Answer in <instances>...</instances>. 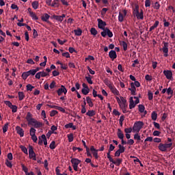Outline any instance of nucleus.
<instances>
[{"instance_id": "4be33fe9", "label": "nucleus", "mask_w": 175, "mask_h": 175, "mask_svg": "<svg viewBox=\"0 0 175 175\" xmlns=\"http://www.w3.org/2000/svg\"><path fill=\"white\" fill-rule=\"evenodd\" d=\"M158 25H159V22L158 21H156L154 25L150 27V32H151V31H154V29H155V28H157Z\"/></svg>"}, {"instance_id": "680f3d73", "label": "nucleus", "mask_w": 175, "mask_h": 175, "mask_svg": "<svg viewBox=\"0 0 175 175\" xmlns=\"http://www.w3.org/2000/svg\"><path fill=\"white\" fill-rule=\"evenodd\" d=\"M57 42H58L59 44L62 45V44H65V43H66V42H68V40H64V41H62V40H61V39L58 38Z\"/></svg>"}, {"instance_id": "5fc2aeb1", "label": "nucleus", "mask_w": 175, "mask_h": 175, "mask_svg": "<svg viewBox=\"0 0 175 175\" xmlns=\"http://www.w3.org/2000/svg\"><path fill=\"white\" fill-rule=\"evenodd\" d=\"M56 114H58V111L57 110H53L50 113V116L51 117H54V116H56Z\"/></svg>"}, {"instance_id": "9d476101", "label": "nucleus", "mask_w": 175, "mask_h": 175, "mask_svg": "<svg viewBox=\"0 0 175 175\" xmlns=\"http://www.w3.org/2000/svg\"><path fill=\"white\" fill-rule=\"evenodd\" d=\"M90 151H91L93 157H94L95 159H98L99 156L98 155V150L95 149V147L94 146H90Z\"/></svg>"}, {"instance_id": "9b49d317", "label": "nucleus", "mask_w": 175, "mask_h": 175, "mask_svg": "<svg viewBox=\"0 0 175 175\" xmlns=\"http://www.w3.org/2000/svg\"><path fill=\"white\" fill-rule=\"evenodd\" d=\"M52 17L55 20H56V21H59V23H62V21H64V18H65V17H66V15L63 14L62 16L53 15Z\"/></svg>"}, {"instance_id": "de8ad7c7", "label": "nucleus", "mask_w": 175, "mask_h": 175, "mask_svg": "<svg viewBox=\"0 0 175 175\" xmlns=\"http://www.w3.org/2000/svg\"><path fill=\"white\" fill-rule=\"evenodd\" d=\"M30 16L33 20H39V18L36 16V14L34 12H30Z\"/></svg>"}, {"instance_id": "39448f33", "label": "nucleus", "mask_w": 175, "mask_h": 175, "mask_svg": "<svg viewBox=\"0 0 175 175\" xmlns=\"http://www.w3.org/2000/svg\"><path fill=\"white\" fill-rule=\"evenodd\" d=\"M71 163L72 165V167L75 172H77L79 170V164L81 163V161H80L79 159L72 158L71 159Z\"/></svg>"}, {"instance_id": "b1692460", "label": "nucleus", "mask_w": 175, "mask_h": 175, "mask_svg": "<svg viewBox=\"0 0 175 175\" xmlns=\"http://www.w3.org/2000/svg\"><path fill=\"white\" fill-rule=\"evenodd\" d=\"M31 5H32L33 9L36 10V9H38V8H39V1H33L31 3Z\"/></svg>"}, {"instance_id": "49530a36", "label": "nucleus", "mask_w": 175, "mask_h": 175, "mask_svg": "<svg viewBox=\"0 0 175 175\" xmlns=\"http://www.w3.org/2000/svg\"><path fill=\"white\" fill-rule=\"evenodd\" d=\"M5 165L6 166H8V167H10V169H12V167H13V165L12 164V161H10L8 159L5 161Z\"/></svg>"}, {"instance_id": "0eeeda50", "label": "nucleus", "mask_w": 175, "mask_h": 175, "mask_svg": "<svg viewBox=\"0 0 175 175\" xmlns=\"http://www.w3.org/2000/svg\"><path fill=\"white\" fill-rule=\"evenodd\" d=\"M107 35L109 38H113V32H111V31H110L107 27H106L105 29L101 32V36H103V38H106Z\"/></svg>"}, {"instance_id": "3c124183", "label": "nucleus", "mask_w": 175, "mask_h": 175, "mask_svg": "<svg viewBox=\"0 0 175 175\" xmlns=\"http://www.w3.org/2000/svg\"><path fill=\"white\" fill-rule=\"evenodd\" d=\"M85 80L88 81L89 84H92V80L91 79V75H89V77H85Z\"/></svg>"}, {"instance_id": "7c9ffc66", "label": "nucleus", "mask_w": 175, "mask_h": 175, "mask_svg": "<svg viewBox=\"0 0 175 175\" xmlns=\"http://www.w3.org/2000/svg\"><path fill=\"white\" fill-rule=\"evenodd\" d=\"M153 98H154V94H152V92H151V90H148V100H152Z\"/></svg>"}, {"instance_id": "0e129e2a", "label": "nucleus", "mask_w": 175, "mask_h": 175, "mask_svg": "<svg viewBox=\"0 0 175 175\" xmlns=\"http://www.w3.org/2000/svg\"><path fill=\"white\" fill-rule=\"evenodd\" d=\"M55 84H56L55 81H53L51 82V83L49 85V88H51V90H53V88H55Z\"/></svg>"}, {"instance_id": "6e6d98bb", "label": "nucleus", "mask_w": 175, "mask_h": 175, "mask_svg": "<svg viewBox=\"0 0 175 175\" xmlns=\"http://www.w3.org/2000/svg\"><path fill=\"white\" fill-rule=\"evenodd\" d=\"M38 31H36V29H33V39H36V38H38Z\"/></svg>"}, {"instance_id": "f8f14e48", "label": "nucleus", "mask_w": 175, "mask_h": 175, "mask_svg": "<svg viewBox=\"0 0 175 175\" xmlns=\"http://www.w3.org/2000/svg\"><path fill=\"white\" fill-rule=\"evenodd\" d=\"M36 156V153L33 151V147L31 145L29 146V157L30 159H32L33 157Z\"/></svg>"}, {"instance_id": "f704fd0d", "label": "nucleus", "mask_w": 175, "mask_h": 175, "mask_svg": "<svg viewBox=\"0 0 175 175\" xmlns=\"http://www.w3.org/2000/svg\"><path fill=\"white\" fill-rule=\"evenodd\" d=\"M8 129H9V123H5L3 126V133H6V132H8Z\"/></svg>"}, {"instance_id": "423d86ee", "label": "nucleus", "mask_w": 175, "mask_h": 175, "mask_svg": "<svg viewBox=\"0 0 175 175\" xmlns=\"http://www.w3.org/2000/svg\"><path fill=\"white\" fill-rule=\"evenodd\" d=\"M163 47L162 48L163 52L164 53V57H169V42H163Z\"/></svg>"}, {"instance_id": "052dcab7", "label": "nucleus", "mask_w": 175, "mask_h": 175, "mask_svg": "<svg viewBox=\"0 0 175 175\" xmlns=\"http://www.w3.org/2000/svg\"><path fill=\"white\" fill-rule=\"evenodd\" d=\"M21 167L23 172H25V174H27V173L28 172V168L25 165H24V164H21Z\"/></svg>"}, {"instance_id": "4c0bfd02", "label": "nucleus", "mask_w": 175, "mask_h": 175, "mask_svg": "<svg viewBox=\"0 0 175 175\" xmlns=\"http://www.w3.org/2000/svg\"><path fill=\"white\" fill-rule=\"evenodd\" d=\"M158 117V114L155 113V111H153L151 114V118L153 121H157V118Z\"/></svg>"}, {"instance_id": "13d9d810", "label": "nucleus", "mask_w": 175, "mask_h": 175, "mask_svg": "<svg viewBox=\"0 0 175 175\" xmlns=\"http://www.w3.org/2000/svg\"><path fill=\"white\" fill-rule=\"evenodd\" d=\"M145 79L147 81H151V80H152V77L150 76V75H146L145 76Z\"/></svg>"}, {"instance_id": "864d4df0", "label": "nucleus", "mask_w": 175, "mask_h": 175, "mask_svg": "<svg viewBox=\"0 0 175 175\" xmlns=\"http://www.w3.org/2000/svg\"><path fill=\"white\" fill-rule=\"evenodd\" d=\"M49 148H51V150H54V148H55V141H53L50 146H49Z\"/></svg>"}, {"instance_id": "58836bf2", "label": "nucleus", "mask_w": 175, "mask_h": 175, "mask_svg": "<svg viewBox=\"0 0 175 175\" xmlns=\"http://www.w3.org/2000/svg\"><path fill=\"white\" fill-rule=\"evenodd\" d=\"M29 133H30V136L36 135L35 134L36 133V129H35V128L33 127H31L30 129Z\"/></svg>"}, {"instance_id": "6e6552de", "label": "nucleus", "mask_w": 175, "mask_h": 175, "mask_svg": "<svg viewBox=\"0 0 175 175\" xmlns=\"http://www.w3.org/2000/svg\"><path fill=\"white\" fill-rule=\"evenodd\" d=\"M97 21L99 29H103V31L106 29V28H105V27L107 25L106 22L103 21V20L100 18L97 19Z\"/></svg>"}, {"instance_id": "69168bd1", "label": "nucleus", "mask_w": 175, "mask_h": 175, "mask_svg": "<svg viewBox=\"0 0 175 175\" xmlns=\"http://www.w3.org/2000/svg\"><path fill=\"white\" fill-rule=\"evenodd\" d=\"M153 142L154 143H161V142H162V139L161 138L155 137L153 139Z\"/></svg>"}, {"instance_id": "c85d7f7f", "label": "nucleus", "mask_w": 175, "mask_h": 175, "mask_svg": "<svg viewBox=\"0 0 175 175\" xmlns=\"http://www.w3.org/2000/svg\"><path fill=\"white\" fill-rule=\"evenodd\" d=\"M120 100H121L122 103H123L122 105V107L125 109V107H126L128 106L126 105V99H125V98H124V97L121 96Z\"/></svg>"}, {"instance_id": "cd10ccee", "label": "nucleus", "mask_w": 175, "mask_h": 175, "mask_svg": "<svg viewBox=\"0 0 175 175\" xmlns=\"http://www.w3.org/2000/svg\"><path fill=\"white\" fill-rule=\"evenodd\" d=\"M120 44L122 46L124 51H126V50H128V44H126L125 41H122Z\"/></svg>"}, {"instance_id": "6ab92c4d", "label": "nucleus", "mask_w": 175, "mask_h": 175, "mask_svg": "<svg viewBox=\"0 0 175 175\" xmlns=\"http://www.w3.org/2000/svg\"><path fill=\"white\" fill-rule=\"evenodd\" d=\"M109 90L111 91L112 94H114L115 95H120V92L117 90L116 88H114L112 85L109 87Z\"/></svg>"}, {"instance_id": "8fccbe9b", "label": "nucleus", "mask_w": 175, "mask_h": 175, "mask_svg": "<svg viewBox=\"0 0 175 175\" xmlns=\"http://www.w3.org/2000/svg\"><path fill=\"white\" fill-rule=\"evenodd\" d=\"M173 90H172V88H169L167 89V95H171V96H173Z\"/></svg>"}, {"instance_id": "a18cd8bd", "label": "nucleus", "mask_w": 175, "mask_h": 175, "mask_svg": "<svg viewBox=\"0 0 175 175\" xmlns=\"http://www.w3.org/2000/svg\"><path fill=\"white\" fill-rule=\"evenodd\" d=\"M118 20L120 23H122V21H124V14L121 12H119Z\"/></svg>"}, {"instance_id": "dca6fc26", "label": "nucleus", "mask_w": 175, "mask_h": 175, "mask_svg": "<svg viewBox=\"0 0 175 175\" xmlns=\"http://www.w3.org/2000/svg\"><path fill=\"white\" fill-rule=\"evenodd\" d=\"M16 131L18 135L21 136V137H24V130L20 127V126H17L16 127Z\"/></svg>"}, {"instance_id": "20e7f679", "label": "nucleus", "mask_w": 175, "mask_h": 175, "mask_svg": "<svg viewBox=\"0 0 175 175\" xmlns=\"http://www.w3.org/2000/svg\"><path fill=\"white\" fill-rule=\"evenodd\" d=\"M172 146H173L172 143H170V144L160 143L159 144L158 148L162 152H166V151H167V148H170L172 147Z\"/></svg>"}, {"instance_id": "c03bdc74", "label": "nucleus", "mask_w": 175, "mask_h": 175, "mask_svg": "<svg viewBox=\"0 0 175 175\" xmlns=\"http://www.w3.org/2000/svg\"><path fill=\"white\" fill-rule=\"evenodd\" d=\"M27 91H32L33 88H35V86H32L31 84H27L26 85Z\"/></svg>"}, {"instance_id": "79ce46f5", "label": "nucleus", "mask_w": 175, "mask_h": 175, "mask_svg": "<svg viewBox=\"0 0 175 175\" xmlns=\"http://www.w3.org/2000/svg\"><path fill=\"white\" fill-rule=\"evenodd\" d=\"M103 83L107 85L108 88L111 87V82L109 81V79H105L103 80Z\"/></svg>"}, {"instance_id": "338daca9", "label": "nucleus", "mask_w": 175, "mask_h": 175, "mask_svg": "<svg viewBox=\"0 0 175 175\" xmlns=\"http://www.w3.org/2000/svg\"><path fill=\"white\" fill-rule=\"evenodd\" d=\"M72 125H73V123L72 122H70V123L66 124L64 126V128H66V129H68V128H72Z\"/></svg>"}, {"instance_id": "09e8293b", "label": "nucleus", "mask_w": 175, "mask_h": 175, "mask_svg": "<svg viewBox=\"0 0 175 175\" xmlns=\"http://www.w3.org/2000/svg\"><path fill=\"white\" fill-rule=\"evenodd\" d=\"M67 137H68L69 143H72V142H73V133H70Z\"/></svg>"}, {"instance_id": "ddd939ff", "label": "nucleus", "mask_w": 175, "mask_h": 175, "mask_svg": "<svg viewBox=\"0 0 175 175\" xmlns=\"http://www.w3.org/2000/svg\"><path fill=\"white\" fill-rule=\"evenodd\" d=\"M163 75L165 76L167 80H172V77L173 76V72H172V70H164Z\"/></svg>"}, {"instance_id": "774afa93", "label": "nucleus", "mask_w": 175, "mask_h": 175, "mask_svg": "<svg viewBox=\"0 0 175 175\" xmlns=\"http://www.w3.org/2000/svg\"><path fill=\"white\" fill-rule=\"evenodd\" d=\"M56 175H64L62 174H60L61 170H59V167H57L55 169Z\"/></svg>"}, {"instance_id": "a19ab883", "label": "nucleus", "mask_w": 175, "mask_h": 175, "mask_svg": "<svg viewBox=\"0 0 175 175\" xmlns=\"http://www.w3.org/2000/svg\"><path fill=\"white\" fill-rule=\"evenodd\" d=\"M41 137L43 140L44 146H47V138L46 137V135L44 134L42 135Z\"/></svg>"}, {"instance_id": "72a5a7b5", "label": "nucleus", "mask_w": 175, "mask_h": 175, "mask_svg": "<svg viewBox=\"0 0 175 175\" xmlns=\"http://www.w3.org/2000/svg\"><path fill=\"white\" fill-rule=\"evenodd\" d=\"M90 33L94 35V36H96V35H98V31L94 27H92L90 29Z\"/></svg>"}, {"instance_id": "a211bd4d", "label": "nucleus", "mask_w": 175, "mask_h": 175, "mask_svg": "<svg viewBox=\"0 0 175 175\" xmlns=\"http://www.w3.org/2000/svg\"><path fill=\"white\" fill-rule=\"evenodd\" d=\"M136 106L135 101H133V97H130L129 98V109H132Z\"/></svg>"}, {"instance_id": "e2e57ef3", "label": "nucleus", "mask_w": 175, "mask_h": 175, "mask_svg": "<svg viewBox=\"0 0 175 175\" xmlns=\"http://www.w3.org/2000/svg\"><path fill=\"white\" fill-rule=\"evenodd\" d=\"M57 95L59 96H61V95H62V93H63V90H62V87L61 86V88H59L57 90Z\"/></svg>"}, {"instance_id": "aec40b11", "label": "nucleus", "mask_w": 175, "mask_h": 175, "mask_svg": "<svg viewBox=\"0 0 175 175\" xmlns=\"http://www.w3.org/2000/svg\"><path fill=\"white\" fill-rule=\"evenodd\" d=\"M117 135L118 139H120V140H122V139H124V133H122V131H121V129H118Z\"/></svg>"}, {"instance_id": "603ef678", "label": "nucleus", "mask_w": 175, "mask_h": 175, "mask_svg": "<svg viewBox=\"0 0 175 175\" xmlns=\"http://www.w3.org/2000/svg\"><path fill=\"white\" fill-rule=\"evenodd\" d=\"M145 6L146 8H150V6H151V0H146Z\"/></svg>"}, {"instance_id": "4d7b16f0", "label": "nucleus", "mask_w": 175, "mask_h": 175, "mask_svg": "<svg viewBox=\"0 0 175 175\" xmlns=\"http://www.w3.org/2000/svg\"><path fill=\"white\" fill-rule=\"evenodd\" d=\"M10 109H12V113H17V107L16 105H12Z\"/></svg>"}, {"instance_id": "f03ea898", "label": "nucleus", "mask_w": 175, "mask_h": 175, "mask_svg": "<svg viewBox=\"0 0 175 175\" xmlns=\"http://www.w3.org/2000/svg\"><path fill=\"white\" fill-rule=\"evenodd\" d=\"M133 13V15L137 17V20H143V18H144V16L143 15V10H141L140 12H139V5L137 4H135Z\"/></svg>"}, {"instance_id": "f257e3e1", "label": "nucleus", "mask_w": 175, "mask_h": 175, "mask_svg": "<svg viewBox=\"0 0 175 175\" xmlns=\"http://www.w3.org/2000/svg\"><path fill=\"white\" fill-rule=\"evenodd\" d=\"M25 118L28 122V125H31L34 126V128H42V126H43V123L32 118V113H31V112L27 113Z\"/></svg>"}, {"instance_id": "bf43d9fd", "label": "nucleus", "mask_w": 175, "mask_h": 175, "mask_svg": "<svg viewBox=\"0 0 175 175\" xmlns=\"http://www.w3.org/2000/svg\"><path fill=\"white\" fill-rule=\"evenodd\" d=\"M111 152L108 151V152L107 153V157L108 158L109 162H112L113 161V158L111 157V156L110 155V153Z\"/></svg>"}, {"instance_id": "412c9836", "label": "nucleus", "mask_w": 175, "mask_h": 175, "mask_svg": "<svg viewBox=\"0 0 175 175\" xmlns=\"http://www.w3.org/2000/svg\"><path fill=\"white\" fill-rule=\"evenodd\" d=\"M52 8H59V0H54L51 4Z\"/></svg>"}, {"instance_id": "5701e85b", "label": "nucleus", "mask_w": 175, "mask_h": 175, "mask_svg": "<svg viewBox=\"0 0 175 175\" xmlns=\"http://www.w3.org/2000/svg\"><path fill=\"white\" fill-rule=\"evenodd\" d=\"M86 101L90 107H94V103H92V99H91L90 96L86 97Z\"/></svg>"}, {"instance_id": "1a4fd4ad", "label": "nucleus", "mask_w": 175, "mask_h": 175, "mask_svg": "<svg viewBox=\"0 0 175 175\" xmlns=\"http://www.w3.org/2000/svg\"><path fill=\"white\" fill-rule=\"evenodd\" d=\"M35 76V74L33 73V70H30L27 72H25L22 74V78L23 79V80H27V77L29 76Z\"/></svg>"}, {"instance_id": "4468645a", "label": "nucleus", "mask_w": 175, "mask_h": 175, "mask_svg": "<svg viewBox=\"0 0 175 175\" xmlns=\"http://www.w3.org/2000/svg\"><path fill=\"white\" fill-rule=\"evenodd\" d=\"M82 143L83 144V147L86 149V154L87 157H90V158H92V154H91V152H90V148L87 146V144H85V142L84 140H82Z\"/></svg>"}, {"instance_id": "c756f323", "label": "nucleus", "mask_w": 175, "mask_h": 175, "mask_svg": "<svg viewBox=\"0 0 175 175\" xmlns=\"http://www.w3.org/2000/svg\"><path fill=\"white\" fill-rule=\"evenodd\" d=\"M134 139L137 140V143H140V140H142L140 135H139V133H137L134 135Z\"/></svg>"}, {"instance_id": "f3484780", "label": "nucleus", "mask_w": 175, "mask_h": 175, "mask_svg": "<svg viewBox=\"0 0 175 175\" xmlns=\"http://www.w3.org/2000/svg\"><path fill=\"white\" fill-rule=\"evenodd\" d=\"M113 165H116V166H120L121 163H122V159L118 158L116 159V161H114V159L111 161Z\"/></svg>"}, {"instance_id": "a878e982", "label": "nucleus", "mask_w": 175, "mask_h": 175, "mask_svg": "<svg viewBox=\"0 0 175 175\" xmlns=\"http://www.w3.org/2000/svg\"><path fill=\"white\" fill-rule=\"evenodd\" d=\"M74 33H75V35H76V36H81V33H83V31L81 30V29H78L74 30Z\"/></svg>"}, {"instance_id": "2eb2a0df", "label": "nucleus", "mask_w": 175, "mask_h": 175, "mask_svg": "<svg viewBox=\"0 0 175 175\" xmlns=\"http://www.w3.org/2000/svg\"><path fill=\"white\" fill-rule=\"evenodd\" d=\"M109 58L112 59V61H114V59L117 58V53H116V51L111 50L109 53Z\"/></svg>"}, {"instance_id": "37998d69", "label": "nucleus", "mask_w": 175, "mask_h": 175, "mask_svg": "<svg viewBox=\"0 0 175 175\" xmlns=\"http://www.w3.org/2000/svg\"><path fill=\"white\" fill-rule=\"evenodd\" d=\"M154 9L156 10H159V8H161V4L158 1L154 3V5L153 6Z\"/></svg>"}, {"instance_id": "393cba45", "label": "nucleus", "mask_w": 175, "mask_h": 175, "mask_svg": "<svg viewBox=\"0 0 175 175\" xmlns=\"http://www.w3.org/2000/svg\"><path fill=\"white\" fill-rule=\"evenodd\" d=\"M95 114H96V112L94 110H89L86 113V116H88V117H94Z\"/></svg>"}, {"instance_id": "bb28decb", "label": "nucleus", "mask_w": 175, "mask_h": 175, "mask_svg": "<svg viewBox=\"0 0 175 175\" xmlns=\"http://www.w3.org/2000/svg\"><path fill=\"white\" fill-rule=\"evenodd\" d=\"M50 18V15L48 14H44V15L41 17L42 21L47 22V21Z\"/></svg>"}, {"instance_id": "e433bc0d", "label": "nucleus", "mask_w": 175, "mask_h": 175, "mask_svg": "<svg viewBox=\"0 0 175 175\" xmlns=\"http://www.w3.org/2000/svg\"><path fill=\"white\" fill-rule=\"evenodd\" d=\"M118 150L122 154L125 152V147H124V146L119 144L118 145Z\"/></svg>"}, {"instance_id": "2f4dec72", "label": "nucleus", "mask_w": 175, "mask_h": 175, "mask_svg": "<svg viewBox=\"0 0 175 175\" xmlns=\"http://www.w3.org/2000/svg\"><path fill=\"white\" fill-rule=\"evenodd\" d=\"M18 95L19 100H23V99H24V98H25V95H24L23 92H18Z\"/></svg>"}, {"instance_id": "ea45409f", "label": "nucleus", "mask_w": 175, "mask_h": 175, "mask_svg": "<svg viewBox=\"0 0 175 175\" xmlns=\"http://www.w3.org/2000/svg\"><path fill=\"white\" fill-rule=\"evenodd\" d=\"M81 92L82 94H83V95H88V94L90 93V88H88V89L83 88L81 90Z\"/></svg>"}, {"instance_id": "7ed1b4c3", "label": "nucleus", "mask_w": 175, "mask_h": 175, "mask_svg": "<svg viewBox=\"0 0 175 175\" xmlns=\"http://www.w3.org/2000/svg\"><path fill=\"white\" fill-rule=\"evenodd\" d=\"M144 126V123L142 121L136 122L133 126V132H137L139 133L140 132V129Z\"/></svg>"}, {"instance_id": "c9c22d12", "label": "nucleus", "mask_w": 175, "mask_h": 175, "mask_svg": "<svg viewBox=\"0 0 175 175\" xmlns=\"http://www.w3.org/2000/svg\"><path fill=\"white\" fill-rule=\"evenodd\" d=\"M20 148L23 151V152H24V154H27V155H28V149H27L25 146L21 145L20 146Z\"/></svg>"}, {"instance_id": "473e14b6", "label": "nucleus", "mask_w": 175, "mask_h": 175, "mask_svg": "<svg viewBox=\"0 0 175 175\" xmlns=\"http://www.w3.org/2000/svg\"><path fill=\"white\" fill-rule=\"evenodd\" d=\"M138 110H139V113H144V110H146V107H144V105H139Z\"/></svg>"}]
</instances>
